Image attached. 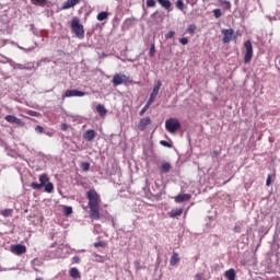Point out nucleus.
<instances>
[{"instance_id":"20e7f679","label":"nucleus","mask_w":280,"mask_h":280,"mask_svg":"<svg viewBox=\"0 0 280 280\" xmlns=\"http://www.w3.org/2000/svg\"><path fill=\"white\" fill-rule=\"evenodd\" d=\"M244 47L246 49V52L244 56V62L245 65H248V62L253 60V43H250V40H246L244 44Z\"/></svg>"},{"instance_id":"6ab92c4d","label":"nucleus","mask_w":280,"mask_h":280,"mask_svg":"<svg viewBox=\"0 0 280 280\" xmlns=\"http://www.w3.org/2000/svg\"><path fill=\"white\" fill-rule=\"evenodd\" d=\"M170 170H172V164L170 162H164L161 166H160V171L162 172V174H167L170 173Z\"/></svg>"},{"instance_id":"13d9d810","label":"nucleus","mask_w":280,"mask_h":280,"mask_svg":"<svg viewBox=\"0 0 280 280\" xmlns=\"http://www.w3.org/2000/svg\"><path fill=\"white\" fill-rule=\"evenodd\" d=\"M266 280H279V277L267 278Z\"/></svg>"},{"instance_id":"680f3d73","label":"nucleus","mask_w":280,"mask_h":280,"mask_svg":"<svg viewBox=\"0 0 280 280\" xmlns=\"http://www.w3.org/2000/svg\"><path fill=\"white\" fill-rule=\"evenodd\" d=\"M98 261H104V258H98Z\"/></svg>"},{"instance_id":"c9c22d12","label":"nucleus","mask_w":280,"mask_h":280,"mask_svg":"<svg viewBox=\"0 0 280 280\" xmlns=\"http://www.w3.org/2000/svg\"><path fill=\"white\" fill-rule=\"evenodd\" d=\"M147 8H156V0H147Z\"/></svg>"},{"instance_id":"a18cd8bd","label":"nucleus","mask_w":280,"mask_h":280,"mask_svg":"<svg viewBox=\"0 0 280 280\" xmlns=\"http://www.w3.org/2000/svg\"><path fill=\"white\" fill-rule=\"evenodd\" d=\"M188 32H189V34H194V32H196V25L195 24H190L188 26Z\"/></svg>"},{"instance_id":"de8ad7c7","label":"nucleus","mask_w":280,"mask_h":280,"mask_svg":"<svg viewBox=\"0 0 280 280\" xmlns=\"http://www.w3.org/2000/svg\"><path fill=\"white\" fill-rule=\"evenodd\" d=\"M18 48L21 49L22 51H33L34 47H30V48H24L23 46H19Z\"/></svg>"},{"instance_id":"f257e3e1","label":"nucleus","mask_w":280,"mask_h":280,"mask_svg":"<svg viewBox=\"0 0 280 280\" xmlns=\"http://www.w3.org/2000/svg\"><path fill=\"white\" fill-rule=\"evenodd\" d=\"M86 198L89 200L90 218L92 220H100V202H102L100 194L92 189L86 192Z\"/></svg>"},{"instance_id":"dca6fc26","label":"nucleus","mask_w":280,"mask_h":280,"mask_svg":"<svg viewBox=\"0 0 280 280\" xmlns=\"http://www.w3.org/2000/svg\"><path fill=\"white\" fill-rule=\"evenodd\" d=\"M151 19L155 21V23H163V14L161 12L155 11L151 14Z\"/></svg>"},{"instance_id":"4d7b16f0","label":"nucleus","mask_w":280,"mask_h":280,"mask_svg":"<svg viewBox=\"0 0 280 280\" xmlns=\"http://www.w3.org/2000/svg\"><path fill=\"white\" fill-rule=\"evenodd\" d=\"M32 32H33L34 36H38V32L36 31V28L32 27Z\"/></svg>"},{"instance_id":"a211bd4d","label":"nucleus","mask_w":280,"mask_h":280,"mask_svg":"<svg viewBox=\"0 0 280 280\" xmlns=\"http://www.w3.org/2000/svg\"><path fill=\"white\" fill-rule=\"evenodd\" d=\"M224 277L228 280H235V277H237V273H235V269H229L224 272Z\"/></svg>"},{"instance_id":"0e129e2a","label":"nucleus","mask_w":280,"mask_h":280,"mask_svg":"<svg viewBox=\"0 0 280 280\" xmlns=\"http://www.w3.org/2000/svg\"><path fill=\"white\" fill-rule=\"evenodd\" d=\"M101 259H104L102 256H98Z\"/></svg>"},{"instance_id":"4be33fe9","label":"nucleus","mask_w":280,"mask_h":280,"mask_svg":"<svg viewBox=\"0 0 280 280\" xmlns=\"http://www.w3.org/2000/svg\"><path fill=\"white\" fill-rule=\"evenodd\" d=\"M69 275L72 279H80V270L75 267L70 269Z\"/></svg>"},{"instance_id":"a19ab883","label":"nucleus","mask_w":280,"mask_h":280,"mask_svg":"<svg viewBox=\"0 0 280 280\" xmlns=\"http://www.w3.org/2000/svg\"><path fill=\"white\" fill-rule=\"evenodd\" d=\"M154 100H156V96H154L153 94H150V97H149L147 104H149V106H152V104H154Z\"/></svg>"},{"instance_id":"7ed1b4c3","label":"nucleus","mask_w":280,"mask_h":280,"mask_svg":"<svg viewBox=\"0 0 280 280\" xmlns=\"http://www.w3.org/2000/svg\"><path fill=\"white\" fill-rule=\"evenodd\" d=\"M180 126L182 125L178 118H170L165 121V128L171 135H174V132H178V130H180Z\"/></svg>"},{"instance_id":"c03bdc74","label":"nucleus","mask_w":280,"mask_h":280,"mask_svg":"<svg viewBox=\"0 0 280 280\" xmlns=\"http://www.w3.org/2000/svg\"><path fill=\"white\" fill-rule=\"evenodd\" d=\"M32 3H39V5H45L47 3V0H31Z\"/></svg>"},{"instance_id":"2eb2a0df","label":"nucleus","mask_w":280,"mask_h":280,"mask_svg":"<svg viewBox=\"0 0 280 280\" xmlns=\"http://www.w3.org/2000/svg\"><path fill=\"white\" fill-rule=\"evenodd\" d=\"M187 200H191V195L180 194L175 197V202H187Z\"/></svg>"},{"instance_id":"37998d69","label":"nucleus","mask_w":280,"mask_h":280,"mask_svg":"<svg viewBox=\"0 0 280 280\" xmlns=\"http://www.w3.org/2000/svg\"><path fill=\"white\" fill-rule=\"evenodd\" d=\"M270 185H272V175H268L266 180V186L270 187Z\"/></svg>"},{"instance_id":"864d4df0","label":"nucleus","mask_w":280,"mask_h":280,"mask_svg":"<svg viewBox=\"0 0 280 280\" xmlns=\"http://www.w3.org/2000/svg\"><path fill=\"white\" fill-rule=\"evenodd\" d=\"M135 266L137 270H141V262H139L138 260L135 261Z\"/></svg>"},{"instance_id":"603ef678","label":"nucleus","mask_w":280,"mask_h":280,"mask_svg":"<svg viewBox=\"0 0 280 280\" xmlns=\"http://www.w3.org/2000/svg\"><path fill=\"white\" fill-rule=\"evenodd\" d=\"M195 280H207V279H205V277H202V273H197L195 276Z\"/></svg>"},{"instance_id":"1a4fd4ad","label":"nucleus","mask_w":280,"mask_h":280,"mask_svg":"<svg viewBox=\"0 0 280 280\" xmlns=\"http://www.w3.org/2000/svg\"><path fill=\"white\" fill-rule=\"evenodd\" d=\"M4 119L5 121H8V124H15L16 126H25V122L23 121V119H20L14 115H7Z\"/></svg>"},{"instance_id":"b1692460","label":"nucleus","mask_w":280,"mask_h":280,"mask_svg":"<svg viewBox=\"0 0 280 280\" xmlns=\"http://www.w3.org/2000/svg\"><path fill=\"white\" fill-rule=\"evenodd\" d=\"M12 213H14V210L10 208H7L1 211V215H3V218H12Z\"/></svg>"},{"instance_id":"6e6d98bb","label":"nucleus","mask_w":280,"mask_h":280,"mask_svg":"<svg viewBox=\"0 0 280 280\" xmlns=\"http://www.w3.org/2000/svg\"><path fill=\"white\" fill-rule=\"evenodd\" d=\"M30 115L32 116V117H36L37 115H38V113L37 112H30Z\"/></svg>"},{"instance_id":"2f4dec72","label":"nucleus","mask_w":280,"mask_h":280,"mask_svg":"<svg viewBox=\"0 0 280 280\" xmlns=\"http://www.w3.org/2000/svg\"><path fill=\"white\" fill-rule=\"evenodd\" d=\"M81 167H82L83 172H89L91 170V163L82 162Z\"/></svg>"},{"instance_id":"ea45409f","label":"nucleus","mask_w":280,"mask_h":280,"mask_svg":"<svg viewBox=\"0 0 280 280\" xmlns=\"http://www.w3.org/2000/svg\"><path fill=\"white\" fill-rule=\"evenodd\" d=\"M32 266H33L34 270H38L36 268V266H40V260L38 258L33 259Z\"/></svg>"},{"instance_id":"58836bf2","label":"nucleus","mask_w":280,"mask_h":280,"mask_svg":"<svg viewBox=\"0 0 280 280\" xmlns=\"http://www.w3.org/2000/svg\"><path fill=\"white\" fill-rule=\"evenodd\" d=\"M31 187H32V189H35V190L43 189V186L36 182H33L31 184Z\"/></svg>"},{"instance_id":"412c9836","label":"nucleus","mask_w":280,"mask_h":280,"mask_svg":"<svg viewBox=\"0 0 280 280\" xmlns=\"http://www.w3.org/2000/svg\"><path fill=\"white\" fill-rule=\"evenodd\" d=\"M96 112L98 113V115L101 117H104L106 115V113H108V110H106V107L104 105H102V104H98L96 106Z\"/></svg>"},{"instance_id":"49530a36","label":"nucleus","mask_w":280,"mask_h":280,"mask_svg":"<svg viewBox=\"0 0 280 280\" xmlns=\"http://www.w3.org/2000/svg\"><path fill=\"white\" fill-rule=\"evenodd\" d=\"M174 34H176L174 31H170V32L165 35V38H166V39L174 38Z\"/></svg>"},{"instance_id":"4c0bfd02","label":"nucleus","mask_w":280,"mask_h":280,"mask_svg":"<svg viewBox=\"0 0 280 280\" xmlns=\"http://www.w3.org/2000/svg\"><path fill=\"white\" fill-rule=\"evenodd\" d=\"M35 132H36L37 135H43V132H45V128H43V126H40V125H37V126L35 127Z\"/></svg>"},{"instance_id":"e433bc0d","label":"nucleus","mask_w":280,"mask_h":280,"mask_svg":"<svg viewBox=\"0 0 280 280\" xmlns=\"http://www.w3.org/2000/svg\"><path fill=\"white\" fill-rule=\"evenodd\" d=\"M212 12H213L214 19H220V16H222V10L220 9H214Z\"/></svg>"},{"instance_id":"c85d7f7f","label":"nucleus","mask_w":280,"mask_h":280,"mask_svg":"<svg viewBox=\"0 0 280 280\" xmlns=\"http://www.w3.org/2000/svg\"><path fill=\"white\" fill-rule=\"evenodd\" d=\"M32 69L37 70L38 67H34V62H27L26 65H24V71H32Z\"/></svg>"},{"instance_id":"aec40b11","label":"nucleus","mask_w":280,"mask_h":280,"mask_svg":"<svg viewBox=\"0 0 280 280\" xmlns=\"http://www.w3.org/2000/svg\"><path fill=\"white\" fill-rule=\"evenodd\" d=\"M183 215V208H175L170 212V218H178Z\"/></svg>"},{"instance_id":"c756f323","label":"nucleus","mask_w":280,"mask_h":280,"mask_svg":"<svg viewBox=\"0 0 280 280\" xmlns=\"http://www.w3.org/2000/svg\"><path fill=\"white\" fill-rule=\"evenodd\" d=\"M177 10H180V12H183V10H185V2H183V0H177L175 3Z\"/></svg>"},{"instance_id":"473e14b6","label":"nucleus","mask_w":280,"mask_h":280,"mask_svg":"<svg viewBox=\"0 0 280 280\" xmlns=\"http://www.w3.org/2000/svg\"><path fill=\"white\" fill-rule=\"evenodd\" d=\"M178 264V255L174 254L171 257V266H176Z\"/></svg>"},{"instance_id":"f03ea898","label":"nucleus","mask_w":280,"mask_h":280,"mask_svg":"<svg viewBox=\"0 0 280 280\" xmlns=\"http://www.w3.org/2000/svg\"><path fill=\"white\" fill-rule=\"evenodd\" d=\"M71 30L79 38H84V25L80 24V19L73 18L71 21Z\"/></svg>"},{"instance_id":"bb28decb","label":"nucleus","mask_w":280,"mask_h":280,"mask_svg":"<svg viewBox=\"0 0 280 280\" xmlns=\"http://www.w3.org/2000/svg\"><path fill=\"white\" fill-rule=\"evenodd\" d=\"M223 10H231V2L228 0H219Z\"/></svg>"},{"instance_id":"ddd939ff","label":"nucleus","mask_w":280,"mask_h":280,"mask_svg":"<svg viewBox=\"0 0 280 280\" xmlns=\"http://www.w3.org/2000/svg\"><path fill=\"white\" fill-rule=\"evenodd\" d=\"M5 62H7L8 65H10V67H12V69H20L21 71L24 70V65H22V63H16L14 60H12V59H10V58H8V57H5Z\"/></svg>"},{"instance_id":"a878e982","label":"nucleus","mask_w":280,"mask_h":280,"mask_svg":"<svg viewBox=\"0 0 280 280\" xmlns=\"http://www.w3.org/2000/svg\"><path fill=\"white\" fill-rule=\"evenodd\" d=\"M44 189H45L46 194H51L54 191V184L48 182L47 184H45Z\"/></svg>"},{"instance_id":"f704fd0d","label":"nucleus","mask_w":280,"mask_h":280,"mask_svg":"<svg viewBox=\"0 0 280 280\" xmlns=\"http://www.w3.org/2000/svg\"><path fill=\"white\" fill-rule=\"evenodd\" d=\"M94 247L95 248H104V247H106V242H104V241H98V242H96V243H94Z\"/></svg>"},{"instance_id":"5fc2aeb1","label":"nucleus","mask_w":280,"mask_h":280,"mask_svg":"<svg viewBox=\"0 0 280 280\" xmlns=\"http://www.w3.org/2000/svg\"><path fill=\"white\" fill-rule=\"evenodd\" d=\"M73 262H74V264H80V257L74 256V257H73Z\"/></svg>"},{"instance_id":"5701e85b","label":"nucleus","mask_w":280,"mask_h":280,"mask_svg":"<svg viewBox=\"0 0 280 280\" xmlns=\"http://www.w3.org/2000/svg\"><path fill=\"white\" fill-rule=\"evenodd\" d=\"M48 183H49V176H47V174H42L39 176V184H40V186L44 187Z\"/></svg>"},{"instance_id":"9b49d317","label":"nucleus","mask_w":280,"mask_h":280,"mask_svg":"<svg viewBox=\"0 0 280 280\" xmlns=\"http://www.w3.org/2000/svg\"><path fill=\"white\" fill-rule=\"evenodd\" d=\"M150 124H152V119L150 117L141 118L138 125V130H141V131L145 130V128H148Z\"/></svg>"},{"instance_id":"393cba45","label":"nucleus","mask_w":280,"mask_h":280,"mask_svg":"<svg viewBox=\"0 0 280 280\" xmlns=\"http://www.w3.org/2000/svg\"><path fill=\"white\" fill-rule=\"evenodd\" d=\"M97 21H106L108 19V12L102 11L96 16Z\"/></svg>"},{"instance_id":"72a5a7b5","label":"nucleus","mask_w":280,"mask_h":280,"mask_svg":"<svg viewBox=\"0 0 280 280\" xmlns=\"http://www.w3.org/2000/svg\"><path fill=\"white\" fill-rule=\"evenodd\" d=\"M148 108H150V104L147 103L143 106V108L139 112L140 117H143V115H145V113L148 112Z\"/></svg>"},{"instance_id":"79ce46f5","label":"nucleus","mask_w":280,"mask_h":280,"mask_svg":"<svg viewBox=\"0 0 280 280\" xmlns=\"http://www.w3.org/2000/svg\"><path fill=\"white\" fill-rule=\"evenodd\" d=\"M160 145H163L164 148H172V143L165 141V140H161L160 141Z\"/></svg>"},{"instance_id":"39448f33","label":"nucleus","mask_w":280,"mask_h":280,"mask_svg":"<svg viewBox=\"0 0 280 280\" xmlns=\"http://www.w3.org/2000/svg\"><path fill=\"white\" fill-rule=\"evenodd\" d=\"M130 80V77L121 73H117L113 77V84L114 86H120V84H126Z\"/></svg>"},{"instance_id":"bf43d9fd","label":"nucleus","mask_w":280,"mask_h":280,"mask_svg":"<svg viewBox=\"0 0 280 280\" xmlns=\"http://www.w3.org/2000/svg\"><path fill=\"white\" fill-rule=\"evenodd\" d=\"M40 61L42 62H49V60H47V58H43Z\"/></svg>"},{"instance_id":"9d476101","label":"nucleus","mask_w":280,"mask_h":280,"mask_svg":"<svg viewBox=\"0 0 280 280\" xmlns=\"http://www.w3.org/2000/svg\"><path fill=\"white\" fill-rule=\"evenodd\" d=\"M156 2H159L161 8H163V10H166V12H172L174 10L172 1L170 0H156Z\"/></svg>"},{"instance_id":"e2e57ef3","label":"nucleus","mask_w":280,"mask_h":280,"mask_svg":"<svg viewBox=\"0 0 280 280\" xmlns=\"http://www.w3.org/2000/svg\"><path fill=\"white\" fill-rule=\"evenodd\" d=\"M35 280H43V278H37V279H35Z\"/></svg>"},{"instance_id":"4468645a","label":"nucleus","mask_w":280,"mask_h":280,"mask_svg":"<svg viewBox=\"0 0 280 280\" xmlns=\"http://www.w3.org/2000/svg\"><path fill=\"white\" fill-rule=\"evenodd\" d=\"M95 137H97V133L93 129L86 130L85 133L83 135V139H85V141H93Z\"/></svg>"},{"instance_id":"7c9ffc66","label":"nucleus","mask_w":280,"mask_h":280,"mask_svg":"<svg viewBox=\"0 0 280 280\" xmlns=\"http://www.w3.org/2000/svg\"><path fill=\"white\" fill-rule=\"evenodd\" d=\"M71 213H73V208L71 206H65L63 214L65 215H71Z\"/></svg>"},{"instance_id":"8fccbe9b","label":"nucleus","mask_w":280,"mask_h":280,"mask_svg":"<svg viewBox=\"0 0 280 280\" xmlns=\"http://www.w3.org/2000/svg\"><path fill=\"white\" fill-rule=\"evenodd\" d=\"M69 128V125H67L66 122L61 124L60 130H62L63 132L67 131Z\"/></svg>"},{"instance_id":"09e8293b","label":"nucleus","mask_w":280,"mask_h":280,"mask_svg":"<svg viewBox=\"0 0 280 280\" xmlns=\"http://www.w3.org/2000/svg\"><path fill=\"white\" fill-rule=\"evenodd\" d=\"M179 43L183 45H187V43H189V39H187V37H182L179 38Z\"/></svg>"},{"instance_id":"3c124183","label":"nucleus","mask_w":280,"mask_h":280,"mask_svg":"<svg viewBox=\"0 0 280 280\" xmlns=\"http://www.w3.org/2000/svg\"><path fill=\"white\" fill-rule=\"evenodd\" d=\"M233 231L234 233H242V228L240 225H235Z\"/></svg>"},{"instance_id":"6e6552de","label":"nucleus","mask_w":280,"mask_h":280,"mask_svg":"<svg viewBox=\"0 0 280 280\" xmlns=\"http://www.w3.org/2000/svg\"><path fill=\"white\" fill-rule=\"evenodd\" d=\"M11 253H13V255H25V253H27V247L23 244H15L11 246Z\"/></svg>"},{"instance_id":"423d86ee","label":"nucleus","mask_w":280,"mask_h":280,"mask_svg":"<svg viewBox=\"0 0 280 280\" xmlns=\"http://www.w3.org/2000/svg\"><path fill=\"white\" fill-rule=\"evenodd\" d=\"M221 34L223 35L222 42L224 45H226L233 40V36H235V31L233 28H223L221 31Z\"/></svg>"},{"instance_id":"0eeeda50","label":"nucleus","mask_w":280,"mask_h":280,"mask_svg":"<svg viewBox=\"0 0 280 280\" xmlns=\"http://www.w3.org/2000/svg\"><path fill=\"white\" fill-rule=\"evenodd\" d=\"M86 95V92H82L80 90H67L62 94V98L65 100L66 97H84Z\"/></svg>"},{"instance_id":"cd10ccee","label":"nucleus","mask_w":280,"mask_h":280,"mask_svg":"<svg viewBox=\"0 0 280 280\" xmlns=\"http://www.w3.org/2000/svg\"><path fill=\"white\" fill-rule=\"evenodd\" d=\"M150 58H154L156 56V46L154 44H151L150 50H149Z\"/></svg>"},{"instance_id":"052dcab7","label":"nucleus","mask_w":280,"mask_h":280,"mask_svg":"<svg viewBox=\"0 0 280 280\" xmlns=\"http://www.w3.org/2000/svg\"><path fill=\"white\" fill-rule=\"evenodd\" d=\"M40 65H43V61L37 62V67H40Z\"/></svg>"},{"instance_id":"f3484780","label":"nucleus","mask_w":280,"mask_h":280,"mask_svg":"<svg viewBox=\"0 0 280 280\" xmlns=\"http://www.w3.org/2000/svg\"><path fill=\"white\" fill-rule=\"evenodd\" d=\"M161 86H163V82L161 80H158L151 92V95H154L156 97V95H159V91H161Z\"/></svg>"},{"instance_id":"f8f14e48","label":"nucleus","mask_w":280,"mask_h":280,"mask_svg":"<svg viewBox=\"0 0 280 280\" xmlns=\"http://www.w3.org/2000/svg\"><path fill=\"white\" fill-rule=\"evenodd\" d=\"M81 0H67L66 2H63L61 9L62 10H71V8H75V5H78V3H80Z\"/></svg>"}]
</instances>
